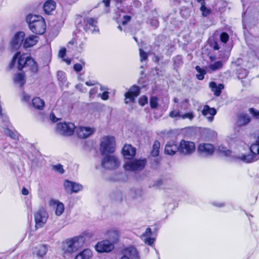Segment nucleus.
Listing matches in <instances>:
<instances>
[{
  "mask_svg": "<svg viewBox=\"0 0 259 259\" xmlns=\"http://www.w3.org/2000/svg\"><path fill=\"white\" fill-rule=\"evenodd\" d=\"M30 30L38 35L43 34L46 29L45 19L40 16L29 14L26 18Z\"/></svg>",
  "mask_w": 259,
  "mask_h": 259,
  "instance_id": "f257e3e1",
  "label": "nucleus"
},
{
  "mask_svg": "<svg viewBox=\"0 0 259 259\" xmlns=\"http://www.w3.org/2000/svg\"><path fill=\"white\" fill-rule=\"evenodd\" d=\"M17 60V68L19 70H22L24 67H29L31 71L36 72L37 70V66L34 61L29 55L23 54L20 55V52H17L13 57L11 65H13L14 63Z\"/></svg>",
  "mask_w": 259,
  "mask_h": 259,
  "instance_id": "f03ea898",
  "label": "nucleus"
},
{
  "mask_svg": "<svg viewBox=\"0 0 259 259\" xmlns=\"http://www.w3.org/2000/svg\"><path fill=\"white\" fill-rule=\"evenodd\" d=\"M85 241L83 236H76L67 239L62 243V250L64 254H71L80 248Z\"/></svg>",
  "mask_w": 259,
  "mask_h": 259,
  "instance_id": "7ed1b4c3",
  "label": "nucleus"
},
{
  "mask_svg": "<svg viewBox=\"0 0 259 259\" xmlns=\"http://www.w3.org/2000/svg\"><path fill=\"white\" fill-rule=\"evenodd\" d=\"M250 154L244 155H233L234 160H241L245 163H251L259 159V136L255 144H252L250 147Z\"/></svg>",
  "mask_w": 259,
  "mask_h": 259,
  "instance_id": "20e7f679",
  "label": "nucleus"
},
{
  "mask_svg": "<svg viewBox=\"0 0 259 259\" xmlns=\"http://www.w3.org/2000/svg\"><path fill=\"white\" fill-rule=\"evenodd\" d=\"M115 139L112 136H104L101 139L100 151L104 156L108 153H112L115 150Z\"/></svg>",
  "mask_w": 259,
  "mask_h": 259,
  "instance_id": "39448f33",
  "label": "nucleus"
},
{
  "mask_svg": "<svg viewBox=\"0 0 259 259\" xmlns=\"http://www.w3.org/2000/svg\"><path fill=\"white\" fill-rule=\"evenodd\" d=\"M75 128V125L72 122H59L56 125V132L63 136H70L73 135Z\"/></svg>",
  "mask_w": 259,
  "mask_h": 259,
  "instance_id": "423d86ee",
  "label": "nucleus"
},
{
  "mask_svg": "<svg viewBox=\"0 0 259 259\" xmlns=\"http://www.w3.org/2000/svg\"><path fill=\"white\" fill-rule=\"evenodd\" d=\"M146 164L145 159H134L126 161L123 165L124 168L127 171H138L143 169Z\"/></svg>",
  "mask_w": 259,
  "mask_h": 259,
  "instance_id": "0eeeda50",
  "label": "nucleus"
},
{
  "mask_svg": "<svg viewBox=\"0 0 259 259\" xmlns=\"http://www.w3.org/2000/svg\"><path fill=\"white\" fill-rule=\"evenodd\" d=\"M105 156L101 161L102 166L105 169L116 168L119 165L118 158L113 155H104Z\"/></svg>",
  "mask_w": 259,
  "mask_h": 259,
  "instance_id": "6e6552de",
  "label": "nucleus"
},
{
  "mask_svg": "<svg viewBox=\"0 0 259 259\" xmlns=\"http://www.w3.org/2000/svg\"><path fill=\"white\" fill-rule=\"evenodd\" d=\"M48 214L44 208H40L34 214L35 227H42L47 222Z\"/></svg>",
  "mask_w": 259,
  "mask_h": 259,
  "instance_id": "1a4fd4ad",
  "label": "nucleus"
},
{
  "mask_svg": "<svg viewBox=\"0 0 259 259\" xmlns=\"http://www.w3.org/2000/svg\"><path fill=\"white\" fill-rule=\"evenodd\" d=\"M214 147L213 145L209 143H202L199 145L197 152L199 155L202 157H208L213 155Z\"/></svg>",
  "mask_w": 259,
  "mask_h": 259,
  "instance_id": "9d476101",
  "label": "nucleus"
},
{
  "mask_svg": "<svg viewBox=\"0 0 259 259\" xmlns=\"http://www.w3.org/2000/svg\"><path fill=\"white\" fill-rule=\"evenodd\" d=\"M195 150L194 143L190 141L182 140L179 146V152L183 155H190Z\"/></svg>",
  "mask_w": 259,
  "mask_h": 259,
  "instance_id": "9b49d317",
  "label": "nucleus"
},
{
  "mask_svg": "<svg viewBox=\"0 0 259 259\" xmlns=\"http://www.w3.org/2000/svg\"><path fill=\"white\" fill-rule=\"evenodd\" d=\"M113 243L106 240L99 242L95 246V249L99 252H109L114 249Z\"/></svg>",
  "mask_w": 259,
  "mask_h": 259,
  "instance_id": "f8f14e48",
  "label": "nucleus"
},
{
  "mask_svg": "<svg viewBox=\"0 0 259 259\" xmlns=\"http://www.w3.org/2000/svg\"><path fill=\"white\" fill-rule=\"evenodd\" d=\"M85 24L84 29L86 31L91 32L92 33L95 31H98L99 29L97 26V20L93 18L87 17L84 20Z\"/></svg>",
  "mask_w": 259,
  "mask_h": 259,
  "instance_id": "ddd939ff",
  "label": "nucleus"
},
{
  "mask_svg": "<svg viewBox=\"0 0 259 259\" xmlns=\"http://www.w3.org/2000/svg\"><path fill=\"white\" fill-rule=\"evenodd\" d=\"M77 136L81 139H85L92 135L95 132V129L88 126H79L76 127Z\"/></svg>",
  "mask_w": 259,
  "mask_h": 259,
  "instance_id": "4468645a",
  "label": "nucleus"
},
{
  "mask_svg": "<svg viewBox=\"0 0 259 259\" xmlns=\"http://www.w3.org/2000/svg\"><path fill=\"white\" fill-rule=\"evenodd\" d=\"M65 190L68 192L77 193L82 189V186L79 184L66 180L64 183Z\"/></svg>",
  "mask_w": 259,
  "mask_h": 259,
  "instance_id": "2eb2a0df",
  "label": "nucleus"
},
{
  "mask_svg": "<svg viewBox=\"0 0 259 259\" xmlns=\"http://www.w3.org/2000/svg\"><path fill=\"white\" fill-rule=\"evenodd\" d=\"M201 112L207 120L211 122L214 119V115L217 114V110L215 108H211L208 105H205L203 106Z\"/></svg>",
  "mask_w": 259,
  "mask_h": 259,
  "instance_id": "dca6fc26",
  "label": "nucleus"
},
{
  "mask_svg": "<svg viewBox=\"0 0 259 259\" xmlns=\"http://www.w3.org/2000/svg\"><path fill=\"white\" fill-rule=\"evenodd\" d=\"M120 259H140V257L136 248L130 246L125 249L124 254Z\"/></svg>",
  "mask_w": 259,
  "mask_h": 259,
  "instance_id": "f3484780",
  "label": "nucleus"
},
{
  "mask_svg": "<svg viewBox=\"0 0 259 259\" xmlns=\"http://www.w3.org/2000/svg\"><path fill=\"white\" fill-rule=\"evenodd\" d=\"M24 32L20 31L16 33L11 41L12 47L14 49H18L24 40Z\"/></svg>",
  "mask_w": 259,
  "mask_h": 259,
  "instance_id": "a211bd4d",
  "label": "nucleus"
},
{
  "mask_svg": "<svg viewBox=\"0 0 259 259\" xmlns=\"http://www.w3.org/2000/svg\"><path fill=\"white\" fill-rule=\"evenodd\" d=\"M139 94V88L138 87L134 86L131 91L125 93V103L127 104L129 102H134L135 98L138 96Z\"/></svg>",
  "mask_w": 259,
  "mask_h": 259,
  "instance_id": "6ab92c4d",
  "label": "nucleus"
},
{
  "mask_svg": "<svg viewBox=\"0 0 259 259\" xmlns=\"http://www.w3.org/2000/svg\"><path fill=\"white\" fill-rule=\"evenodd\" d=\"M136 148L131 145H125L122 151L124 157L127 159L132 158L136 154Z\"/></svg>",
  "mask_w": 259,
  "mask_h": 259,
  "instance_id": "aec40b11",
  "label": "nucleus"
},
{
  "mask_svg": "<svg viewBox=\"0 0 259 259\" xmlns=\"http://www.w3.org/2000/svg\"><path fill=\"white\" fill-rule=\"evenodd\" d=\"M151 234L152 231L151 228H148L145 232L141 236V238L144 243L150 246H152L155 241L154 238L151 237Z\"/></svg>",
  "mask_w": 259,
  "mask_h": 259,
  "instance_id": "412c9836",
  "label": "nucleus"
},
{
  "mask_svg": "<svg viewBox=\"0 0 259 259\" xmlns=\"http://www.w3.org/2000/svg\"><path fill=\"white\" fill-rule=\"evenodd\" d=\"M39 39V37L36 35H31L27 37L23 42V47L24 48H30L36 44Z\"/></svg>",
  "mask_w": 259,
  "mask_h": 259,
  "instance_id": "4be33fe9",
  "label": "nucleus"
},
{
  "mask_svg": "<svg viewBox=\"0 0 259 259\" xmlns=\"http://www.w3.org/2000/svg\"><path fill=\"white\" fill-rule=\"evenodd\" d=\"M179 151V146L174 142H168L165 147V152L168 155H174L176 151Z\"/></svg>",
  "mask_w": 259,
  "mask_h": 259,
  "instance_id": "5701e85b",
  "label": "nucleus"
},
{
  "mask_svg": "<svg viewBox=\"0 0 259 259\" xmlns=\"http://www.w3.org/2000/svg\"><path fill=\"white\" fill-rule=\"evenodd\" d=\"M48 251V247L46 245L39 244L33 249V253L37 256L42 257L46 254Z\"/></svg>",
  "mask_w": 259,
  "mask_h": 259,
  "instance_id": "b1692460",
  "label": "nucleus"
},
{
  "mask_svg": "<svg viewBox=\"0 0 259 259\" xmlns=\"http://www.w3.org/2000/svg\"><path fill=\"white\" fill-rule=\"evenodd\" d=\"M52 205L55 209V214L57 216L61 215L64 211V204L57 200H54L52 202Z\"/></svg>",
  "mask_w": 259,
  "mask_h": 259,
  "instance_id": "393cba45",
  "label": "nucleus"
},
{
  "mask_svg": "<svg viewBox=\"0 0 259 259\" xmlns=\"http://www.w3.org/2000/svg\"><path fill=\"white\" fill-rule=\"evenodd\" d=\"M209 87L211 88L212 91L214 92V94L216 96H219L221 93L222 90L224 89V87L223 84H217L215 82H210L209 83Z\"/></svg>",
  "mask_w": 259,
  "mask_h": 259,
  "instance_id": "a878e982",
  "label": "nucleus"
},
{
  "mask_svg": "<svg viewBox=\"0 0 259 259\" xmlns=\"http://www.w3.org/2000/svg\"><path fill=\"white\" fill-rule=\"evenodd\" d=\"M55 8L56 3L53 0H48L44 5V10L47 14H50Z\"/></svg>",
  "mask_w": 259,
  "mask_h": 259,
  "instance_id": "bb28decb",
  "label": "nucleus"
},
{
  "mask_svg": "<svg viewBox=\"0 0 259 259\" xmlns=\"http://www.w3.org/2000/svg\"><path fill=\"white\" fill-rule=\"evenodd\" d=\"M92 255V251L90 249H85L78 254L74 259H90Z\"/></svg>",
  "mask_w": 259,
  "mask_h": 259,
  "instance_id": "cd10ccee",
  "label": "nucleus"
},
{
  "mask_svg": "<svg viewBox=\"0 0 259 259\" xmlns=\"http://www.w3.org/2000/svg\"><path fill=\"white\" fill-rule=\"evenodd\" d=\"M107 237L111 241V243L115 242L117 240L118 237V231L116 229H111L108 230L106 233Z\"/></svg>",
  "mask_w": 259,
  "mask_h": 259,
  "instance_id": "c85d7f7f",
  "label": "nucleus"
},
{
  "mask_svg": "<svg viewBox=\"0 0 259 259\" xmlns=\"http://www.w3.org/2000/svg\"><path fill=\"white\" fill-rule=\"evenodd\" d=\"M14 82L20 87H22L25 83V76L22 73H18L14 77Z\"/></svg>",
  "mask_w": 259,
  "mask_h": 259,
  "instance_id": "c756f323",
  "label": "nucleus"
},
{
  "mask_svg": "<svg viewBox=\"0 0 259 259\" xmlns=\"http://www.w3.org/2000/svg\"><path fill=\"white\" fill-rule=\"evenodd\" d=\"M32 104L35 108L41 110L44 107L45 102L40 98L36 97L33 99Z\"/></svg>",
  "mask_w": 259,
  "mask_h": 259,
  "instance_id": "7c9ffc66",
  "label": "nucleus"
},
{
  "mask_svg": "<svg viewBox=\"0 0 259 259\" xmlns=\"http://www.w3.org/2000/svg\"><path fill=\"white\" fill-rule=\"evenodd\" d=\"M249 121L250 118L247 115L241 114L238 116L237 123L239 125H242L249 123Z\"/></svg>",
  "mask_w": 259,
  "mask_h": 259,
  "instance_id": "2f4dec72",
  "label": "nucleus"
},
{
  "mask_svg": "<svg viewBox=\"0 0 259 259\" xmlns=\"http://www.w3.org/2000/svg\"><path fill=\"white\" fill-rule=\"evenodd\" d=\"M4 133L5 135H8L11 139L17 140L18 139V133L15 131H11L8 127L4 128Z\"/></svg>",
  "mask_w": 259,
  "mask_h": 259,
  "instance_id": "473e14b6",
  "label": "nucleus"
},
{
  "mask_svg": "<svg viewBox=\"0 0 259 259\" xmlns=\"http://www.w3.org/2000/svg\"><path fill=\"white\" fill-rule=\"evenodd\" d=\"M160 143L158 141H155L152 146L151 154L153 157L157 156L159 155Z\"/></svg>",
  "mask_w": 259,
  "mask_h": 259,
  "instance_id": "72a5a7b5",
  "label": "nucleus"
},
{
  "mask_svg": "<svg viewBox=\"0 0 259 259\" xmlns=\"http://www.w3.org/2000/svg\"><path fill=\"white\" fill-rule=\"evenodd\" d=\"M223 66V62L221 61H219L211 64L209 66V68L212 71H215L220 69Z\"/></svg>",
  "mask_w": 259,
  "mask_h": 259,
  "instance_id": "f704fd0d",
  "label": "nucleus"
},
{
  "mask_svg": "<svg viewBox=\"0 0 259 259\" xmlns=\"http://www.w3.org/2000/svg\"><path fill=\"white\" fill-rule=\"evenodd\" d=\"M218 150L220 153L223 154L226 156H231V151L223 145H220L218 148Z\"/></svg>",
  "mask_w": 259,
  "mask_h": 259,
  "instance_id": "c9c22d12",
  "label": "nucleus"
},
{
  "mask_svg": "<svg viewBox=\"0 0 259 259\" xmlns=\"http://www.w3.org/2000/svg\"><path fill=\"white\" fill-rule=\"evenodd\" d=\"M66 54V49H62L60 50L59 53V56L60 57L63 59V61L65 62L67 64L69 65L71 62V59H64V57Z\"/></svg>",
  "mask_w": 259,
  "mask_h": 259,
  "instance_id": "e433bc0d",
  "label": "nucleus"
},
{
  "mask_svg": "<svg viewBox=\"0 0 259 259\" xmlns=\"http://www.w3.org/2000/svg\"><path fill=\"white\" fill-rule=\"evenodd\" d=\"M195 68L196 71L199 73L197 74V78L199 80H202L204 78V75L206 73V71L198 66H197Z\"/></svg>",
  "mask_w": 259,
  "mask_h": 259,
  "instance_id": "4c0bfd02",
  "label": "nucleus"
},
{
  "mask_svg": "<svg viewBox=\"0 0 259 259\" xmlns=\"http://www.w3.org/2000/svg\"><path fill=\"white\" fill-rule=\"evenodd\" d=\"M169 115L171 118H180L181 113L179 110H172L170 112Z\"/></svg>",
  "mask_w": 259,
  "mask_h": 259,
  "instance_id": "58836bf2",
  "label": "nucleus"
},
{
  "mask_svg": "<svg viewBox=\"0 0 259 259\" xmlns=\"http://www.w3.org/2000/svg\"><path fill=\"white\" fill-rule=\"evenodd\" d=\"M150 104L152 108H155L157 106V98L156 97H152L150 99Z\"/></svg>",
  "mask_w": 259,
  "mask_h": 259,
  "instance_id": "ea45409f",
  "label": "nucleus"
},
{
  "mask_svg": "<svg viewBox=\"0 0 259 259\" xmlns=\"http://www.w3.org/2000/svg\"><path fill=\"white\" fill-rule=\"evenodd\" d=\"M52 168L53 170L60 174H63L64 172L63 166L61 164L54 165L52 166Z\"/></svg>",
  "mask_w": 259,
  "mask_h": 259,
  "instance_id": "a19ab883",
  "label": "nucleus"
},
{
  "mask_svg": "<svg viewBox=\"0 0 259 259\" xmlns=\"http://www.w3.org/2000/svg\"><path fill=\"white\" fill-rule=\"evenodd\" d=\"M200 10L203 16H207L210 13V10L205 7L204 3L201 6Z\"/></svg>",
  "mask_w": 259,
  "mask_h": 259,
  "instance_id": "79ce46f5",
  "label": "nucleus"
},
{
  "mask_svg": "<svg viewBox=\"0 0 259 259\" xmlns=\"http://www.w3.org/2000/svg\"><path fill=\"white\" fill-rule=\"evenodd\" d=\"M140 60L141 62L145 61L148 58V55L146 52H144L142 49H139Z\"/></svg>",
  "mask_w": 259,
  "mask_h": 259,
  "instance_id": "37998d69",
  "label": "nucleus"
},
{
  "mask_svg": "<svg viewBox=\"0 0 259 259\" xmlns=\"http://www.w3.org/2000/svg\"><path fill=\"white\" fill-rule=\"evenodd\" d=\"M194 118V115L192 112L187 113L185 114H181L180 118L185 119L188 118L190 120H192Z\"/></svg>",
  "mask_w": 259,
  "mask_h": 259,
  "instance_id": "c03bdc74",
  "label": "nucleus"
},
{
  "mask_svg": "<svg viewBox=\"0 0 259 259\" xmlns=\"http://www.w3.org/2000/svg\"><path fill=\"white\" fill-rule=\"evenodd\" d=\"M249 112L256 119H259V110H257L253 108L249 109Z\"/></svg>",
  "mask_w": 259,
  "mask_h": 259,
  "instance_id": "a18cd8bd",
  "label": "nucleus"
},
{
  "mask_svg": "<svg viewBox=\"0 0 259 259\" xmlns=\"http://www.w3.org/2000/svg\"><path fill=\"white\" fill-rule=\"evenodd\" d=\"M139 103L141 106H144L148 103V98L145 96H143L139 98Z\"/></svg>",
  "mask_w": 259,
  "mask_h": 259,
  "instance_id": "49530a36",
  "label": "nucleus"
},
{
  "mask_svg": "<svg viewBox=\"0 0 259 259\" xmlns=\"http://www.w3.org/2000/svg\"><path fill=\"white\" fill-rule=\"evenodd\" d=\"M221 40L224 42L226 43L229 39V35L226 32H223L220 36Z\"/></svg>",
  "mask_w": 259,
  "mask_h": 259,
  "instance_id": "de8ad7c7",
  "label": "nucleus"
},
{
  "mask_svg": "<svg viewBox=\"0 0 259 259\" xmlns=\"http://www.w3.org/2000/svg\"><path fill=\"white\" fill-rule=\"evenodd\" d=\"M58 79L63 81L65 79V73L63 71H59L57 72Z\"/></svg>",
  "mask_w": 259,
  "mask_h": 259,
  "instance_id": "09e8293b",
  "label": "nucleus"
},
{
  "mask_svg": "<svg viewBox=\"0 0 259 259\" xmlns=\"http://www.w3.org/2000/svg\"><path fill=\"white\" fill-rule=\"evenodd\" d=\"M109 92L107 91L104 92L102 94H100L101 99L103 100H106L109 98Z\"/></svg>",
  "mask_w": 259,
  "mask_h": 259,
  "instance_id": "8fccbe9b",
  "label": "nucleus"
},
{
  "mask_svg": "<svg viewBox=\"0 0 259 259\" xmlns=\"http://www.w3.org/2000/svg\"><path fill=\"white\" fill-rule=\"evenodd\" d=\"M74 69L77 71L79 72L82 70V65L79 63H76L74 65Z\"/></svg>",
  "mask_w": 259,
  "mask_h": 259,
  "instance_id": "3c124183",
  "label": "nucleus"
},
{
  "mask_svg": "<svg viewBox=\"0 0 259 259\" xmlns=\"http://www.w3.org/2000/svg\"><path fill=\"white\" fill-rule=\"evenodd\" d=\"M131 17L130 16L125 15L123 16V20L122 22L123 25H125L128 22L131 20Z\"/></svg>",
  "mask_w": 259,
  "mask_h": 259,
  "instance_id": "603ef678",
  "label": "nucleus"
},
{
  "mask_svg": "<svg viewBox=\"0 0 259 259\" xmlns=\"http://www.w3.org/2000/svg\"><path fill=\"white\" fill-rule=\"evenodd\" d=\"M188 102L189 100L188 99H185L181 103V105L182 107L184 106L185 107V109H186L188 108Z\"/></svg>",
  "mask_w": 259,
  "mask_h": 259,
  "instance_id": "864d4df0",
  "label": "nucleus"
},
{
  "mask_svg": "<svg viewBox=\"0 0 259 259\" xmlns=\"http://www.w3.org/2000/svg\"><path fill=\"white\" fill-rule=\"evenodd\" d=\"M21 99L22 100L27 102L29 100L30 97L25 93H23L22 94Z\"/></svg>",
  "mask_w": 259,
  "mask_h": 259,
  "instance_id": "5fc2aeb1",
  "label": "nucleus"
},
{
  "mask_svg": "<svg viewBox=\"0 0 259 259\" xmlns=\"http://www.w3.org/2000/svg\"><path fill=\"white\" fill-rule=\"evenodd\" d=\"M50 118V119L54 122H56L59 120V118L55 116V115L53 112L51 113Z\"/></svg>",
  "mask_w": 259,
  "mask_h": 259,
  "instance_id": "6e6d98bb",
  "label": "nucleus"
},
{
  "mask_svg": "<svg viewBox=\"0 0 259 259\" xmlns=\"http://www.w3.org/2000/svg\"><path fill=\"white\" fill-rule=\"evenodd\" d=\"M98 89L97 87H95L92 88L90 91V97L92 96L93 95H95L98 92Z\"/></svg>",
  "mask_w": 259,
  "mask_h": 259,
  "instance_id": "4d7b16f0",
  "label": "nucleus"
},
{
  "mask_svg": "<svg viewBox=\"0 0 259 259\" xmlns=\"http://www.w3.org/2000/svg\"><path fill=\"white\" fill-rule=\"evenodd\" d=\"M96 84H97V82L95 81L90 80L85 82V84L88 86H93L96 85Z\"/></svg>",
  "mask_w": 259,
  "mask_h": 259,
  "instance_id": "13d9d810",
  "label": "nucleus"
},
{
  "mask_svg": "<svg viewBox=\"0 0 259 259\" xmlns=\"http://www.w3.org/2000/svg\"><path fill=\"white\" fill-rule=\"evenodd\" d=\"M213 205L214 206H217V207H223V206H225L224 203H221V202H213Z\"/></svg>",
  "mask_w": 259,
  "mask_h": 259,
  "instance_id": "bf43d9fd",
  "label": "nucleus"
},
{
  "mask_svg": "<svg viewBox=\"0 0 259 259\" xmlns=\"http://www.w3.org/2000/svg\"><path fill=\"white\" fill-rule=\"evenodd\" d=\"M151 24L152 26H154L155 27H157L158 26V22L156 20H155V19H152L151 21Z\"/></svg>",
  "mask_w": 259,
  "mask_h": 259,
  "instance_id": "052dcab7",
  "label": "nucleus"
},
{
  "mask_svg": "<svg viewBox=\"0 0 259 259\" xmlns=\"http://www.w3.org/2000/svg\"><path fill=\"white\" fill-rule=\"evenodd\" d=\"M29 193L28 190L25 187L23 188L22 190V194L24 195H27Z\"/></svg>",
  "mask_w": 259,
  "mask_h": 259,
  "instance_id": "680f3d73",
  "label": "nucleus"
},
{
  "mask_svg": "<svg viewBox=\"0 0 259 259\" xmlns=\"http://www.w3.org/2000/svg\"><path fill=\"white\" fill-rule=\"evenodd\" d=\"M103 3L106 7H108L110 5V0H103Z\"/></svg>",
  "mask_w": 259,
  "mask_h": 259,
  "instance_id": "e2e57ef3",
  "label": "nucleus"
},
{
  "mask_svg": "<svg viewBox=\"0 0 259 259\" xmlns=\"http://www.w3.org/2000/svg\"><path fill=\"white\" fill-rule=\"evenodd\" d=\"M3 121L5 122V125L8 126V123H9V120L7 117H4L3 118Z\"/></svg>",
  "mask_w": 259,
  "mask_h": 259,
  "instance_id": "0e129e2a",
  "label": "nucleus"
},
{
  "mask_svg": "<svg viewBox=\"0 0 259 259\" xmlns=\"http://www.w3.org/2000/svg\"><path fill=\"white\" fill-rule=\"evenodd\" d=\"M162 184V182L161 180H159L157 182V183L156 184H155V185L157 187H159L160 186H161Z\"/></svg>",
  "mask_w": 259,
  "mask_h": 259,
  "instance_id": "69168bd1",
  "label": "nucleus"
},
{
  "mask_svg": "<svg viewBox=\"0 0 259 259\" xmlns=\"http://www.w3.org/2000/svg\"><path fill=\"white\" fill-rule=\"evenodd\" d=\"M213 49L215 50H218L219 49V46L217 44H215L213 46Z\"/></svg>",
  "mask_w": 259,
  "mask_h": 259,
  "instance_id": "338daca9",
  "label": "nucleus"
},
{
  "mask_svg": "<svg viewBox=\"0 0 259 259\" xmlns=\"http://www.w3.org/2000/svg\"><path fill=\"white\" fill-rule=\"evenodd\" d=\"M215 59V57L214 56H210L209 57V59L211 60V61H213Z\"/></svg>",
  "mask_w": 259,
  "mask_h": 259,
  "instance_id": "774afa93",
  "label": "nucleus"
}]
</instances>
